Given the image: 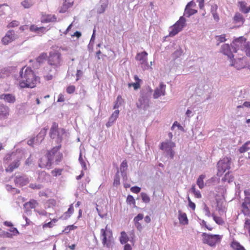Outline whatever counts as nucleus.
Instances as JSON below:
<instances>
[{
	"instance_id": "13d9d810",
	"label": "nucleus",
	"mask_w": 250,
	"mask_h": 250,
	"mask_svg": "<svg viewBox=\"0 0 250 250\" xmlns=\"http://www.w3.org/2000/svg\"><path fill=\"white\" fill-rule=\"evenodd\" d=\"M244 107L250 108V102H245L243 104L237 105V108H243Z\"/></svg>"
},
{
	"instance_id": "052dcab7",
	"label": "nucleus",
	"mask_w": 250,
	"mask_h": 250,
	"mask_svg": "<svg viewBox=\"0 0 250 250\" xmlns=\"http://www.w3.org/2000/svg\"><path fill=\"white\" fill-rule=\"evenodd\" d=\"M167 152V155H169L171 158H173L174 155V152L172 150V148L168 149L167 150H165Z\"/></svg>"
},
{
	"instance_id": "4be33fe9",
	"label": "nucleus",
	"mask_w": 250,
	"mask_h": 250,
	"mask_svg": "<svg viewBox=\"0 0 250 250\" xmlns=\"http://www.w3.org/2000/svg\"><path fill=\"white\" fill-rule=\"evenodd\" d=\"M61 147V145H60L58 146L54 147L51 150L48 151L46 155L51 158V160L53 161L54 160L56 155L58 153V151Z\"/></svg>"
},
{
	"instance_id": "864d4df0",
	"label": "nucleus",
	"mask_w": 250,
	"mask_h": 250,
	"mask_svg": "<svg viewBox=\"0 0 250 250\" xmlns=\"http://www.w3.org/2000/svg\"><path fill=\"white\" fill-rule=\"evenodd\" d=\"M29 187L34 189H39L42 188V186L41 184H30L29 185Z\"/></svg>"
},
{
	"instance_id": "4c0bfd02",
	"label": "nucleus",
	"mask_w": 250,
	"mask_h": 250,
	"mask_svg": "<svg viewBox=\"0 0 250 250\" xmlns=\"http://www.w3.org/2000/svg\"><path fill=\"white\" fill-rule=\"evenodd\" d=\"M128 240V237L125 231H122L121 233L120 241L121 244H125Z\"/></svg>"
},
{
	"instance_id": "f8f14e48",
	"label": "nucleus",
	"mask_w": 250,
	"mask_h": 250,
	"mask_svg": "<svg viewBox=\"0 0 250 250\" xmlns=\"http://www.w3.org/2000/svg\"><path fill=\"white\" fill-rule=\"evenodd\" d=\"M53 161L51 160V158L49 157L46 154L44 157L41 158L39 163V166L41 168L44 167H50Z\"/></svg>"
},
{
	"instance_id": "4468645a",
	"label": "nucleus",
	"mask_w": 250,
	"mask_h": 250,
	"mask_svg": "<svg viewBox=\"0 0 250 250\" xmlns=\"http://www.w3.org/2000/svg\"><path fill=\"white\" fill-rule=\"evenodd\" d=\"M242 211L245 215L250 214V195L246 196L242 205Z\"/></svg>"
},
{
	"instance_id": "2f4dec72",
	"label": "nucleus",
	"mask_w": 250,
	"mask_h": 250,
	"mask_svg": "<svg viewBox=\"0 0 250 250\" xmlns=\"http://www.w3.org/2000/svg\"><path fill=\"white\" fill-rule=\"evenodd\" d=\"M34 4L33 0H24L21 2V5L25 8H29Z\"/></svg>"
},
{
	"instance_id": "37998d69",
	"label": "nucleus",
	"mask_w": 250,
	"mask_h": 250,
	"mask_svg": "<svg viewBox=\"0 0 250 250\" xmlns=\"http://www.w3.org/2000/svg\"><path fill=\"white\" fill-rule=\"evenodd\" d=\"M191 190L192 192L194 194L195 197L198 198H201L202 197L201 194L200 193V192L199 190H196L195 188V186L192 185Z\"/></svg>"
},
{
	"instance_id": "9b49d317",
	"label": "nucleus",
	"mask_w": 250,
	"mask_h": 250,
	"mask_svg": "<svg viewBox=\"0 0 250 250\" xmlns=\"http://www.w3.org/2000/svg\"><path fill=\"white\" fill-rule=\"evenodd\" d=\"M18 38V36L15 34V31L13 30H10L2 38V42L3 44H7Z\"/></svg>"
},
{
	"instance_id": "c03bdc74",
	"label": "nucleus",
	"mask_w": 250,
	"mask_h": 250,
	"mask_svg": "<svg viewBox=\"0 0 250 250\" xmlns=\"http://www.w3.org/2000/svg\"><path fill=\"white\" fill-rule=\"evenodd\" d=\"M250 144V141H248L246 143H245L242 147H241L239 149V151L241 153H244L245 152H246L249 149V147H248L247 146L249 144Z\"/></svg>"
},
{
	"instance_id": "bf43d9fd",
	"label": "nucleus",
	"mask_w": 250,
	"mask_h": 250,
	"mask_svg": "<svg viewBox=\"0 0 250 250\" xmlns=\"http://www.w3.org/2000/svg\"><path fill=\"white\" fill-rule=\"evenodd\" d=\"M75 90V87L74 85H70L67 87L66 92L69 94L73 93Z\"/></svg>"
},
{
	"instance_id": "c756f323",
	"label": "nucleus",
	"mask_w": 250,
	"mask_h": 250,
	"mask_svg": "<svg viewBox=\"0 0 250 250\" xmlns=\"http://www.w3.org/2000/svg\"><path fill=\"white\" fill-rule=\"evenodd\" d=\"M50 175L46 174L45 171H41L39 173L38 180L41 182H44L48 180Z\"/></svg>"
},
{
	"instance_id": "f704fd0d",
	"label": "nucleus",
	"mask_w": 250,
	"mask_h": 250,
	"mask_svg": "<svg viewBox=\"0 0 250 250\" xmlns=\"http://www.w3.org/2000/svg\"><path fill=\"white\" fill-rule=\"evenodd\" d=\"M233 180L234 177L230 174L229 172L226 173L224 177L222 179V181L223 182H227L229 183L232 182Z\"/></svg>"
},
{
	"instance_id": "4d7b16f0",
	"label": "nucleus",
	"mask_w": 250,
	"mask_h": 250,
	"mask_svg": "<svg viewBox=\"0 0 250 250\" xmlns=\"http://www.w3.org/2000/svg\"><path fill=\"white\" fill-rule=\"evenodd\" d=\"M19 25V22L17 21H13L8 24L7 27L8 28L14 27Z\"/></svg>"
},
{
	"instance_id": "6e6552de",
	"label": "nucleus",
	"mask_w": 250,
	"mask_h": 250,
	"mask_svg": "<svg viewBox=\"0 0 250 250\" xmlns=\"http://www.w3.org/2000/svg\"><path fill=\"white\" fill-rule=\"evenodd\" d=\"M186 21V19L183 16L181 17L179 20L170 27L171 30L169 31V36L173 37L181 31L185 26Z\"/></svg>"
},
{
	"instance_id": "0e129e2a",
	"label": "nucleus",
	"mask_w": 250,
	"mask_h": 250,
	"mask_svg": "<svg viewBox=\"0 0 250 250\" xmlns=\"http://www.w3.org/2000/svg\"><path fill=\"white\" fill-rule=\"evenodd\" d=\"M130 190L132 192L138 193L140 191L141 188L137 186H134L132 187Z\"/></svg>"
},
{
	"instance_id": "c9c22d12",
	"label": "nucleus",
	"mask_w": 250,
	"mask_h": 250,
	"mask_svg": "<svg viewBox=\"0 0 250 250\" xmlns=\"http://www.w3.org/2000/svg\"><path fill=\"white\" fill-rule=\"evenodd\" d=\"M45 29V28L43 27H38L35 25H32L30 27L31 31L37 33L43 32Z\"/></svg>"
},
{
	"instance_id": "dca6fc26",
	"label": "nucleus",
	"mask_w": 250,
	"mask_h": 250,
	"mask_svg": "<svg viewBox=\"0 0 250 250\" xmlns=\"http://www.w3.org/2000/svg\"><path fill=\"white\" fill-rule=\"evenodd\" d=\"M230 66H234L237 69H241L245 67V64L243 63L242 59L238 58L237 59L230 60Z\"/></svg>"
},
{
	"instance_id": "39448f33",
	"label": "nucleus",
	"mask_w": 250,
	"mask_h": 250,
	"mask_svg": "<svg viewBox=\"0 0 250 250\" xmlns=\"http://www.w3.org/2000/svg\"><path fill=\"white\" fill-rule=\"evenodd\" d=\"M151 95V91L148 89L141 92L138 101L136 103V106L139 109L146 110L149 106V99Z\"/></svg>"
},
{
	"instance_id": "aec40b11",
	"label": "nucleus",
	"mask_w": 250,
	"mask_h": 250,
	"mask_svg": "<svg viewBox=\"0 0 250 250\" xmlns=\"http://www.w3.org/2000/svg\"><path fill=\"white\" fill-rule=\"evenodd\" d=\"M0 99L3 100L9 103H14L16 101L15 97L11 94H3L0 95Z\"/></svg>"
},
{
	"instance_id": "5fc2aeb1",
	"label": "nucleus",
	"mask_w": 250,
	"mask_h": 250,
	"mask_svg": "<svg viewBox=\"0 0 250 250\" xmlns=\"http://www.w3.org/2000/svg\"><path fill=\"white\" fill-rule=\"evenodd\" d=\"M128 86L129 87L133 86L134 87V89L136 90V89H138L139 88H140V84L139 83L135 82L134 83H129L128 84Z\"/></svg>"
},
{
	"instance_id": "9d476101",
	"label": "nucleus",
	"mask_w": 250,
	"mask_h": 250,
	"mask_svg": "<svg viewBox=\"0 0 250 250\" xmlns=\"http://www.w3.org/2000/svg\"><path fill=\"white\" fill-rule=\"evenodd\" d=\"M147 53L146 51L138 53L136 56V59L139 62L143 69H146L148 68V63L147 62Z\"/></svg>"
},
{
	"instance_id": "1a4fd4ad",
	"label": "nucleus",
	"mask_w": 250,
	"mask_h": 250,
	"mask_svg": "<svg viewBox=\"0 0 250 250\" xmlns=\"http://www.w3.org/2000/svg\"><path fill=\"white\" fill-rule=\"evenodd\" d=\"M231 158L229 157H224L220 160L217 163L218 173L217 175H221L227 169H229L230 167Z\"/></svg>"
},
{
	"instance_id": "338daca9",
	"label": "nucleus",
	"mask_w": 250,
	"mask_h": 250,
	"mask_svg": "<svg viewBox=\"0 0 250 250\" xmlns=\"http://www.w3.org/2000/svg\"><path fill=\"white\" fill-rule=\"evenodd\" d=\"M52 172L54 176H57L61 174L62 170L60 169H55Z\"/></svg>"
},
{
	"instance_id": "de8ad7c7",
	"label": "nucleus",
	"mask_w": 250,
	"mask_h": 250,
	"mask_svg": "<svg viewBox=\"0 0 250 250\" xmlns=\"http://www.w3.org/2000/svg\"><path fill=\"white\" fill-rule=\"evenodd\" d=\"M141 196L142 199L144 202L146 203L149 202L150 198L146 193H144V192L141 193Z\"/></svg>"
},
{
	"instance_id": "6e6d98bb",
	"label": "nucleus",
	"mask_w": 250,
	"mask_h": 250,
	"mask_svg": "<svg viewBox=\"0 0 250 250\" xmlns=\"http://www.w3.org/2000/svg\"><path fill=\"white\" fill-rule=\"evenodd\" d=\"M144 218V215L141 213L138 214L134 218V222H139V221L142 220Z\"/></svg>"
},
{
	"instance_id": "c85d7f7f",
	"label": "nucleus",
	"mask_w": 250,
	"mask_h": 250,
	"mask_svg": "<svg viewBox=\"0 0 250 250\" xmlns=\"http://www.w3.org/2000/svg\"><path fill=\"white\" fill-rule=\"evenodd\" d=\"M179 220L181 224L187 225L188 224V219L185 213H182L181 210H179Z\"/></svg>"
},
{
	"instance_id": "49530a36",
	"label": "nucleus",
	"mask_w": 250,
	"mask_h": 250,
	"mask_svg": "<svg viewBox=\"0 0 250 250\" xmlns=\"http://www.w3.org/2000/svg\"><path fill=\"white\" fill-rule=\"evenodd\" d=\"M211 215H212V216L213 217V219L214 221L217 224H218V225H223L224 223V221L223 220V219L221 217L216 216L215 215H214V214H212Z\"/></svg>"
},
{
	"instance_id": "58836bf2",
	"label": "nucleus",
	"mask_w": 250,
	"mask_h": 250,
	"mask_svg": "<svg viewBox=\"0 0 250 250\" xmlns=\"http://www.w3.org/2000/svg\"><path fill=\"white\" fill-rule=\"evenodd\" d=\"M231 247L235 250H246L244 247L240 244L239 243L233 241L231 244Z\"/></svg>"
},
{
	"instance_id": "a18cd8bd",
	"label": "nucleus",
	"mask_w": 250,
	"mask_h": 250,
	"mask_svg": "<svg viewBox=\"0 0 250 250\" xmlns=\"http://www.w3.org/2000/svg\"><path fill=\"white\" fill-rule=\"evenodd\" d=\"M216 39L218 42L217 43V45H219L220 43L224 42L226 41L225 34H223L220 36H217L216 37Z\"/></svg>"
},
{
	"instance_id": "e2e57ef3",
	"label": "nucleus",
	"mask_w": 250,
	"mask_h": 250,
	"mask_svg": "<svg viewBox=\"0 0 250 250\" xmlns=\"http://www.w3.org/2000/svg\"><path fill=\"white\" fill-rule=\"evenodd\" d=\"M244 228L245 229H248L249 231V233L250 232V220L247 219L246 220L245 225H244Z\"/></svg>"
},
{
	"instance_id": "393cba45",
	"label": "nucleus",
	"mask_w": 250,
	"mask_h": 250,
	"mask_svg": "<svg viewBox=\"0 0 250 250\" xmlns=\"http://www.w3.org/2000/svg\"><path fill=\"white\" fill-rule=\"evenodd\" d=\"M217 208L219 212L224 213L226 211V203L222 199L217 200Z\"/></svg>"
},
{
	"instance_id": "f257e3e1",
	"label": "nucleus",
	"mask_w": 250,
	"mask_h": 250,
	"mask_svg": "<svg viewBox=\"0 0 250 250\" xmlns=\"http://www.w3.org/2000/svg\"><path fill=\"white\" fill-rule=\"evenodd\" d=\"M21 88H33L40 83V78L36 76L29 67H22L17 79Z\"/></svg>"
},
{
	"instance_id": "f3484780",
	"label": "nucleus",
	"mask_w": 250,
	"mask_h": 250,
	"mask_svg": "<svg viewBox=\"0 0 250 250\" xmlns=\"http://www.w3.org/2000/svg\"><path fill=\"white\" fill-rule=\"evenodd\" d=\"M127 167V161L126 160L123 161L120 165V170L124 180H126L127 178L126 172Z\"/></svg>"
},
{
	"instance_id": "ea45409f",
	"label": "nucleus",
	"mask_w": 250,
	"mask_h": 250,
	"mask_svg": "<svg viewBox=\"0 0 250 250\" xmlns=\"http://www.w3.org/2000/svg\"><path fill=\"white\" fill-rule=\"evenodd\" d=\"M119 114V110H115L109 118V123H113L117 119Z\"/></svg>"
},
{
	"instance_id": "72a5a7b5",
	"label": "nucleus",
	"mask_w": 250,
	"mask_h": 250,
	"mask_svg": "<svg viewBox=\"0 0 250 250\" xmlns=\"http://www.w3.org/2000/svg\"><path fill=\"white\" fill-rule=\"evenodd\" d=\"M205 175H201L197 180V185L199 187V188L201 189L203 188L204 187V179L205 178Z\"/></svg>"
},
{
	"instance_id": "69168bd1",
	"label": "nucleus",
	"mask_w": 250,
	"mask_h": 250,
	"mask_svg": "<svg viewBox=\"0 0 250 250\" xmlns=\"http://www.w3.org/2000/svg\"><path fill=\"white\" fill-rule=\"evenodd\" d=\"M182 49L180 48L175 51L173 53V55L175 57L178 58L179 57L182 55Z\"/></svg>"
},
{
	"instance_id": "f03ea898",
	"label": "nucleus",
	"mask_w": 250,
	"mask_h": 250,
	"mask_svg": "<svg viewBox=\"0 0 250 250\" xmlns=\"http://www.w3.org/2000/svg\"><path fill=\"white\" fill-rule=\"evenodd\" d=\"M233 52H236L240 49L245 51L247 56H250V45L249 42L244 37L235 39L231 44Z\"/></svg>"
},
{
	"instance_id": "8fccbe9b",
	"label": "nucleus",
	"mask_w": 250,
	"mask_h": 250,
	"mask_svg": "<svg viewBox=\"0 0 250 250\" xmlns=\"http://www.w3.org/2000/svg\"><path fill=\"white\" fill-rule=\"evenodd\" d=\"M204 211L205 212V214L206 216L208 217H210L211 216V213L209 211V208L206 205H204V208H203Z\"/></svg>"
},
{
	"instance_id": "680f3d73",
	"label": "nucleus",
	"mask_w": 250,
	"mask_h": 250,
	"mask_svg": "<svg viewBox=\"0 0 250 250\" xmlns=\"http://www.w3.org/2000/svg\"><path fill=\"white\" fill-rule=\"evenodd\" d=\"M62 157V154L59 152L57 155H56L54 160L58 163L61 161Z\"/></svg>"
},
{
	"instance_id": "2eb2a0df",
	"label": "nucleus",
	"mask_w": 250,
	"mask_h": 250,
	"mask_svg": "<svg viewBox=\"0 0 250 250\" xmlns=\"http://www.w3.org/2000/svg\"><path fill=\"white\" fill-rule=\"evenodd\" d=\"M166 87V85L161 83L159 86L155 89L153 94V98L157 99L161 96H164L165 95Z\"/></svg>"
},
{
	"instance_id": "09e8293b",
	"label": "nucleus",
	"mask_w": 250,
	"mask_h": 250,
	"mask_svg": "<svg viewBox=\"0 0 250 250\" xmlns=\"http://www.w3.org/2000/svg\"><path fill=\"white\" fill-rule=\"evenodd\" d=\"M13 234L6 231H2L0 233V236L2 237L12 238Z\"/></svg>"
},
{
	"instance_id": "20e7f679",
	"label": "nucleus",
	"mask_w": 250,
	"mask_h": 250,
	"mask_svg": "<svg viewBox=\"0 0 250 250\" xmlns=\"http://www.w3.org/2000/svg\"><path fill=\"white\" fill-rule=\"evenodd\" d=\"M101 236L102 237V242L104 247L111 248L114 245V240L112 235V232L110 229H107V226L105 229H101Z\"/></svg>"
},
{
	"instance_id": "a878e982",
	"label": "nucleus",
	"mask_w": 250,
	"mask_h": 250,
	"mask_svg": "<svg viewBox=\"0 0 250 250\" xmlns=\"http://www.w3.org/2000/svg\"><path fill=\"white\" fill-rule=\"evenodd\" d=\"M37 202L35 200H31L24 204V208L26 211H30L31 208H34L38 206Z\"/></svg>"
},
{
	"instance_id": "473e14b6",
	"label": "nucleus",
	"mask_w": 250,
	"mask_h": 250,
	"mask_svg": "<svg viewBox=\"0 0 250 250\" xmlns=\"http://www.w3.org/2000/svg\"><path fill=\"white\" fill-rule=\"evenodd\" d=\"M233 19L235 23L241 22L243 23L245 21V19L243 18L242 15L239 13L235 14Z\"/></svg>"
},
{
	"instance_id": "79ce46f5",
	"label": "nucleus",
	"mask_w": 250,
	"mask_h": 250,
	"mask_svg": "<svg viewBox=\"0 0 250 250\" xmlns=\"http://www.w3.org/2000/svg\"><path fill=\"white\" fill-rule=\"evenodd\" d=\"M123 102L124 101L123 99L122 98V97L120 95L118 96L117 98V100L114 104L113 108H118L122 105Z\"/></svg>"
},
{
	"instance_id": "a19ab883",
	"label": "nucleus",
	"mask_w": 250,
	"mask_h": 250,
	"mask_svg": "<svg viewBox=\"0 0 250 250\" xmlns=\"http://www.w3.org/2000/svg\"><path fill=\"white\" fill-rule=\"evenodd\" d=\"M120 175H119V170L118 168L117 173L115 174L114 179V182H113V186L115 187L118 186L120 184Z\"/></svg>"
},
{
	"instance_id": "e433bc0d",
	"label": "nucleus",
	"mask_w": 250,
	"mask_h": 250,
	"mask_svg": "<svg viewBox=\"0 0 250 250\" xmlns=\"http://www.w3.org/2000/svg\"><path fill=\"white\" fill-rule=\"evenodd\" d=\"M72 5V3L68 2V5H66V0H65L63 5L61 7L59 10V13H65L67 9Z\"/></svg>"
},
{
	"instance_id": "7c9ffc66",
	"label": "nucleus",
	"mask_w": 250,
	"mask_h": 250,
	"mask_svg": "<svg viewBox=\"0 0 250 250\" xmlns=\"http://www.w3.org/2000/svg\"><path fill=\"white\" fill-rule=\"evenodd\" d=\"M197 10L191 9L190 8H185L184 15L187 17H189L190 16L196 13Z\"/></svg>"
},
{
	"instance_id": "b1692460",
	"label": "nucleus",
	"mask_w": 250,
	"mask_h": 250,
	"mask_svg": "<svg viewBox=\"0 0 250 250\" xmlns=\"http://www.w3.org/2000/svg\"><path fill=\"white\" fill-rule=\"evenodd\" d=\"M47 54L46 53H42L36 59V62H35L34 65H33V67L34 68H38L40 64L42 63L43 61L45 60L47 58Z\"/></svg>"
},
{
	"instance_id": "0eeeda50",
	"label": "nucleus",
	"mask_w": 250,
	"mask_h": 250,
	"mask_svg": "<svg viewBox=\"0 0 250 250\" xmlns=\"http://www.w3.org/2000/svg\"><path fill=\"white\" fill-rule=\"evenodd\" d=\"M202 242L210 247H214L221 241L222 236L217 234H210L204 232L202 234Z\"/></svg>"
},
{
	"instance_id": "a211bd4d",
	"label": "nucleus",
	"mask_w": 250,
	"mask_h": 250,
	"mask_svg": "<svg viewBox=\"0 0 250 250\" xmlns=\"http://www.w3.org/2000/svg\"><path fill=\"white\" fill-rule=\"evenodd\" d=\"M221 52L228 56L230 59L233 58L234 56L232 54L230 46L228 44H224L221 47Z\"/></svg>"
},
{
	"instance_id": "cd10ccee",
	"label": "nucleus",
	"mask_w": 250,
	"mask_h": 250,
	"mask_svg": "<svg viewBox=\"0 0 250 250\" xmlns=\"http://www.w3.org/2000/svg\"><path fill=\"white\" fill-rule=\"evenodd\" d=\"M8 113L9 108L3 104H0V119L7 116Z\"/></svg>"
},
{
	"instance_id": "423d86ee",
	"label": "nucleus",
	"mask_w": 250,
	"mask_h": 250,
	"mask_svg": "<svg viewBox=\"0 0 250 250\" xmlns=\"http://www.w3.org/2000/svg\"><path fill=\"white\" fill-rule=\"evenodd\" d=\"M48 63L51 65L55 71L59 68L62 63L61 54L58 51L50 52L48 57Z\"/></svg>"
},
{
	"instance_id": "ddd939ff",
	"label": "nucleus",
	"mask_w": 250,
	"mask_h": 250,
	"mask_svg": "<svg viewBox=\"0 0 250 250\" xmlns=\"http://www.w3.org/2000/svg\"><path fill=\"white\" fill-rule=\"evenodd\" d=\"M29 181L26 176L17 175L15 177L14 182L17 186L22 187L29 183Z\"/></svg>"
},
{
	"instance_id": "3c124183",
	"label": "nucleus",
	"mask_w": 250,
	"mask_h": 250,
	"mask_svg": "<svg viewBox=\"0 0 250 250\" xmlns=\"http://www.w3.org/2000/svg\"><path fill=\"white\" fill-rule=\"evenodd\" d=\"M77 228L76 226H75L74 225H70L67 226L63 230V232H64L65 233H68L70 232L71 230H73Z\"/></svg>"
},
{
	"instance_id": "bb28decb",
	"label": "nucleus",
	"mask_w": 250,
	"mask_h": 250,
	"mask_svg": "<svg viewBox=\"0 0 250 250\" xmlns=\"http://www.w3.org/2000/svg\"><path fill=\"white\" fill-rule=\"evenodd\" d=\"M46 132L47 130L45 128L41 129L40 133L35 138L36 144H40L42 141V140L44 139V136L46 134Z\"/></svg>"
},
{
	"instance_id": "774afa93",
	"label": "nucleus",
	"mask_w": 250,
	"mask_h": 250,
	"mask_svg": "<svg viewBox=\"0 0 250 250\" xmlns=\"http://www.w3.org/2000/svg\"><path fill=\"white\" fill-rule=\"evenodd\" d=\"M240 6L241 8V10L244 13V10L245 11L246 7V3L245 2L241 1L239 2Z\"/></svg>"
},
{
	"instance_id": "5701e85b",
	"label": "nucleus",
	"mask_w": 250,
	"mask_h": 250,
	"mask_svg": "<svg viewBox=\"0 0 250 250\" xmlns=\"http://www.w3.org/2000/svg\"><path fill=\"white\" fill-rule=\"evenodd\" d=\"M175 146V144L174 143L171 141H167L161 143L160 149L163 150H167L168 149L173 148Z\"/></svg>"
},
{
	"instance_id": "603ef678",
	"label": "nucleus",
	"mask_w": 250,
	"mask_h": 250,
	"mask_svg": "<svg viewBox=\"0 0 250 250\" xmlns=\"http://www.w3.org/2000/svg\"><path fill=\"white\" fill-rule=\"evenodd\" d=\"M126 202L128 204H135V201L133 198V197L131 195H128L126 199Z\"/></svg>"
},
{
	"instance_id": "412c9836",
	"label": "nucleus",
	"mask_w": 250,
	"mask_h": 250,
	"mask_svg": "<svg viewBox=\"0 0 250 250\" xmlns=\"http://www.w3.org/2000/svg\"><path fill=\"white\" fill-rule=\"evenodd\" d=\"M108 5V1L106 0H101L100 2V5L97 7V12L99 14L103 13Z\"/></svg>"
},
{
	"instance_id": "6ab92c4d",
	"label": "nucleus",
	"mask_w": 250,
	"mask_h": 250,
	"mask_svg": "<svg viewBox=\"0 0 250 250\" xmlns=\"http://www.w3.org/2000/svg\"><path fill=\"white\" fill-rule=\"evenodd\" d=\"M20 165V158H17L16 160L10 164L5 170L6 172H11L15 169L18 168Z\"/></svg>"
},
{
	"instance_id": "7ed1b4c3",
	"label": "nucleus",
	"mask_w": 250,
	"mask_h": 250,
	"mask_svg": "<svg viewBox=\"0 0 250 250\" xmlns=\"http://www.w3.org/2000/svg\"><path fill=\"white\" fill-rule=\"evenodd\" d=\"M50 137L53 139H56L58 144L67 136V133L63 128H58V124L53 123L49 132Z\"/></svg>"
}]
</instances>
